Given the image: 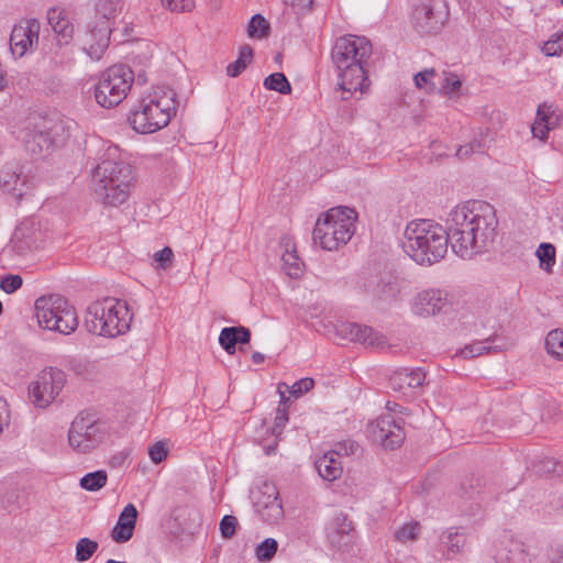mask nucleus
Segmentation results:
<instances>
[{
  "label": "nucleus",
  "instance_id": "obj_26",
  "mask_svg": "<svg viewBox=\"0 0 563 563\" xmlns=\"http://www.w3.org/2000/svg\"><path fill=\"white\" fill-rule=\"evenodd\" d=\"M47 20L54 32L59 36V41L68 43L71 40L74 26L65 10L58 8L49 9L47 12Z\"/></svg>",
  "mask_w": 563,
  "mask_h": 563
},
{
  "label": "nucleus",
  "instance_id": "obj_54",
  "mask_svg": "<svg viewBox=\"0 0 563 563\" xmlns=\"http://www.w3.org/2000/svg\"><path fill=\"white\" fill-rule=\"evenodd\" d=\"M472 153H474V145L473 144L461 145L457 148V151H456V155L460 158H465L468 155H471Z\"/></svg>",
  "mask_w": 563,
  "mask_h": 563
},
{
  "label": "nucleus",
  "instance_id": "obj_43",
  "mask_svg": "<svg viewBox=\"0 0 563 563\" xmlns=\"http://www.w3.org/2000/svg\"><path fill=\"white\" fill-rule=\"evenodd\" d=\"M420 534V525L419 522H410L404 525L395 532V539L401 543H406L408 541H415L418 539Z\"/></svg>",
  "mask_w": 563,
  "mask_h": 563
},
{
  "label": "nucleus",
  "instance_id": "obj_36",
  "mask_svg": "<svg viewBox=\"0 0 563 563\" xmlns=\"http://www.w3.org/2000/svg\"><path fill=\"white\" fill-rule=\"evenodd\" d=\"M545 349L549 354L563 360V330L556 329L548 333Z\"/></svg>",
  "mask_w": 563,
  "mask_h": 563
},
{
  "label": "nucleus",
  "instance_id": "obj_11",
  "mask_svg": "<svg viewBox=\"0 0 563 563\" xmlns=\"http://www.w3.org/2000/svg\"><path fill=\"white\" fill-rule=\"evenodd\" d=\"M107 435L106 427L91 415H78L70 424L68 443L78 453L97 448Z\"/></svg>",
  "mask_w": 563,
  "mask_h": 563
},
{
  "label": "nucleus",
  "instance_id": "obj_15",
  "mask_svg": "<svg viewBox=\"0 0 563 563\" xmlns=\"http://www.w3.org/2000/svg\"><path fill=\"white\" fill-rule=\"evenodd\" d=\"M368 432L374 442L383 448L394 450L405 440V431L391 415H385L368 424Z\"/></svg>",
  "mask_w": 563,
  "mask_h": 563
},
{
  "label": "nucleus",
  "instance_id": "obj_21",
  "mask_svg": "<svg viewBox=\"0 0 563 563\" xmlns=\"http://www.w3.org/2000/svg\"><path fill=\"white\" fill-rule=\"evenodd\" d=\"M0 187L3 191L14 195L19 200L29 189L26 177L11 164L4 165L0 170Z\"/></svg>",
  "mask_w": 563,
  "mask_h": 563
},
{
  "label": "nucleus",
  "instance_id": "obj_30",
  "mask_svg": "<svg viewBox=\"0 0 563 563\" xmlns=\"http://www.w3.org/2000/svg\"><path fill=\"white\" fill-rule=\"evenodd\" d=\"M529 559L522 544L514 542L508 550L499 552L496 563H528Z\"/></svg>",
  "mask_w": 563,
  "mask_h": 563
},
{
  "label": "nucleus",
  "instance_id": "obj_44",
  "mask_svg": "<svg viewBox=\"0 0 563 563\" xmlns=\"http://www.w3.org/2000/svg\"><path fill=\"white\" fill-rule=\"evenodd\" d=\"M277 549V541L273 538H267L261 544L257 545L256 558L262 562L271 561L276 554Z\"/></svg>",
  "mask_w": 563,
  "mask_h": 563
},
{
  "label": "nucleus",
  "instance_id": "obj_12",
  "mask_svg": "<svg viewBox=\"0 0 563 563\" xmlns=\"http://www.w3.org/2000/svg\"><path fill=\"white\" fill-rule=\"evenodd\" d=\"M65 383L66 375L62 369L44 368L29 387L32 402L38 408L48 407L59 395Z\"/></svg>",
  "mask_w": 563,
  "mask_h": 563
},
{
  "label": "nucleus",
  "instance_id": "obj_29",
  "mask_svg": "<svg viewBox=\"0 0 563 563\" xmlns=\"http://www.w3.org/2000/svg\"><path fill=\"white\" fill-rule=\"evenodd\" d=\"M252 59V47L250 45L241 46L238 59L227 66V75L232 78L238 77L247 67Z\"/></svg>",
  "mask_w": 563,
  "mask_h": 563
},
{
  "label": "nucleus",
  "instance_id": "obj_9",
  "mask_svg": "<svg viewBox=\"0 0 563 563\" xmlns=\"http://www.w3.org/2000/svg\"><path fill=\"white\" fill-rule=\"evenodd\" d=\"M35 314L42 328L62 334H70L78 327L75 308L60 295L37 298Z\"/></svg>",
  "mask_w": 563,
  "mask_h": 563
},
{
  "label": "nucleus",
  "instance_id": "obj_13",
  "mask_svg": "<svg viewBox=\"0 0 563 563\" xmlns=\"http://www.w3.org/2000/svg\"><path fill=\"white\" fill-rule=\"evenodd\" d=\"M448 15L445 0H419L413 11L415 29L421 34L438 33Z\"/></svg>",
  "mask_w": 563,
  "mask_h": 563
},
{
  "label": "nucleus",
  "instance_id": "obj_53",
  "mask_svg": "<svg viewBox=\"0 0 563 563\" xmlns=\"http://www.w3.org/2000/svg\"><path fill=\"white\" fill-rule=\"evenodd\" d=\"M532 134L534 137H539L540 140H544L548 136L549 129L547 126H543L542 124L533 125Z\"/></svg>",
  "mask_w": 563,
  "mask_h": 563
},
{
  "label": "nucleus",
  "instance_id": "obj_42",
  "mask_svg": "<svg viewBox=\"0 0 563 563\" xmlns=\"http://www.w3.org/2000/svg\"><path fill=\"white\" fill-rule=\"evenodd\" d=\"M433 68L424 69L415 75L413 81L417 88L424 89L427 92H433L437 87L432 79L435 77Z\"/></svg>",
  "mask_w": 563,
  "mask_h": 563
},
{
  "label": "nucleus",
  "instance_id": "obj_49",
  "mask_svg": "<svg viewBox=\"0 0 563 563\" xmlns=\"http://www.w3.org/2000/svg\"><path fill=\"white\" fill-rule=\"evenodd\" d=\"M23 284V279L20 275L9 274L4 276L0 282V288L7 294H13Z\"/></svg>",
  "mask_w": 563,
  "mask_h": 563
},
{
  "label": "nucleus",
  "instance_id": "obj_27",
  "mask_svg": "<svg viewBox=\"0 0 563 563\" xmlns=\"http://www.w3.org/2000/svg\"><path fill=\"white\" fill-rule=\"evenodd\" d=\"M314 465L319 475L329 482L339 478L342 474V463L333 450L319 457Z\"/></svg>",
  "mask_w": 563,
  "mask_h": 563
},
{
  "label": "nucleus",
  "instance_id": "obj_4",
  "mask_svg": "<svg viewBox=\"0 0 563 563\" xmlns=\"http://www.w3.org/2000/svg\"><path fill=\"white\" fill-rule=\"evenodd\" d=\"M176 97L172 88L157 87L131 112L129 122L132 129L141 134H151L165 128L176 112Z\"/></svg>",
  "mask_w": 563,
  "mask_h": 563
},
{
  "label": "nucleus",
  "instance_id": "obj_3",
  "mask_svg": "<svg viewBox=\"0 0 563 563\" xmlns=\"http://www.w3.org/2000/svg\"><path fill=\"white\" fill-rule=\"evenodd\" d=\"M449 238L446 228L439 223L418 219L410 221L405 229L402 239L404 252L420 265H432L440 262L448 252Z\"/></svg>",
  "mask_w": 563,
  "mask_h": 563
},
{
  "label": "nucleus",
  "instance_id": "obj_37",
  "mask_svg": "<svg viewBox=\"0 0 563 563\" xmlns=\"http://www.w3.org/2000/svg\"><path fill=\"white\" fill-rule=\"evenodd\" d=\"M269 23L261 14L251 18L247 25V35L253 38H264L268 36Z\"/></svg>",
  "mask_w": 563,
  "mask_h": 563
},
{
  "label": "nucleus",
  "instance_id": "obj_58",
  "mask_svg": "<svg viewBox=\"0 0 563 563\" xmlns=\"http://www.w3.org/2000/svg\"><path fill=\"white\" fill-rule=\"evenodd\" d=\"M106 563H126V562H119V561H115V560H108Z\"/></svg>",
  "mask_w": 563,
  "mask_h": 563
},
{
  "label": "nucleus",
  "instance_id": "obj_1",
  "mask_svg": "<svg viewBox=\"0 0 563 563\" xmlns=\"http://www.w3.org/2000/svg\"><path fill=\"white\" fill-rule=\"evenodd\" d=\"M445 228L452 251L461 258L471 260L493 246L498 219L492 205L467 201L449 212Z\"/></svg>",
  "mask_w": 563,
  "mask_h": 563
},
{
  "label": "nucleus",
  "instance_id": "obj_8",
  "mask_svg": "<svg viewBox=\"0 0 563 563\" xmlns=\"http://www.w3.org/2000/svg\"><path fill=\"white\" fill-rule=\"evenodd\" d=\"M122 0H98L95 19L88 23L82 47L92 60L101 59L110 43L112 24L122 10Z\"/></svg>",
  "mask_w": 563,
  "mask_h": 563
},
{
  "label": "nucleus",
  "instance_id": "obj_39",
  "mask_svg": "<svg viewBox=\"0 0 563 563\" xmlns=\"http://www.w3.org/2000/svg\"><path fill=\"white\" fill-rule=\"evenodd\" d=\"M540 262V267L547 272H551L555 264V247L550 243H541L536 252Z\"/></svg>",
  "mask_w": 563,
  "mask_h": 563
},
{
  "label": "nucleus",
  "instance_id": "obj_18",
  "mask_svg": "<svg viewBox=\"0 0 563 563\" xmlns=\"http://www.w3.org/2000/svg\"><path fill=\"white\" fill-rule=\"evenodd\" d=\"M325 533L330 545L341 550L350 545L353 541V523L345 514L338 512L328 522Z\"/></svg>",
  "mask_w": 563,
  "mask_h": 563
},
{
  "label": "nucleus",
  "instance_id": "obj_25",
  "mask_svg": "<svg viewBox=\"0 0 563 563\" xmlns=\"http://www.w3.org/2000/svg\"><path fill=\"white\" fill-rule=\"evenodd\" d=\"M250 340L251 331L242 325L223 328L219 335V343L228 354L235 353L238 343H249Z\"/></svg>",
  "mask_w": 563,
  "mask_h": 563
},
{
  "label": "nucleus",
  "instance_id": "obj_23",
  "mask_svg": "<svg viewBox=\"0 0 563 563\" xmlns=\"http://www.w3.org/2000/svg\"><path fill=\"white\" fill-rule=\"evenodd\" d=\"M466 544V537L457 528L451 527L443 530L439 537L438 551L446 560L454 559Z\"/></svg>",
  "mask_w": 563,
  "mask_h": 563
},
{
  "label": "nucleus",
  "instance_id": "obj_32",
  "mask_svg": "<svg viewBox=\"0 0 563 563\" xmlns=\"http://www.w3.org/2000/svg\"><path fill=\"white\" fill-rule=\"evenodd\" d=\"M283 267L286 274L291 278H298L302 274L303 263L298 257L295 250H286L282 255Z\"/></svg>",
  "mask_w": 563,
  "mask_h": 563
},
{
  "label": "nucleus",
  "instance_id": "obj_45",
  "mask_svg": "<svg viewBox=\"0 0 563 563\" xmlns=\"http://www.w3.org/2000/svg\"><path fill=\"white\" fill-rule=\"evenodd\" d=\"M339 456L340 455H346V456H353L357 455L361 452L360 444L351 439L338 442L335 444V448L333 450Z\"/></svg>",
  "mask_w": 563,
  "mask_h": 563
},
{
  "label": "nucleus",
  "instance_id": "obj_17",
  "mask_svg": "<svg viewBox=\"0 0 563 563\" xmlns=\"http://www.w3.org/2000/svg\"><path fill=\"white\" fill-rule=\"evenodd\" d=\"M446 305V291L441 289H426L415 296L411 310L416 316L430 317L441 312Z\"/></svg>",
  "mask_w": 563,
  "mask_h": 563
},
{
  "label": "nucleus",
  "instance_id": "obj_47",
  "mask_svg": "<svg viewBox=\"0 0 563 563\" xmlns=\"http://www.w3.org/2000/svg\"><path fill=\"white\" fill-rule=\"evenodd\" d=\"M555 38H550L544 42L541 51L545 56L553 57L563 53V41L559 38V33L553 35Z\"/></svg>",
  "mask_w": 563,
  "mask_h": 563
},
{
  "label": "nucleus",
  "instance_id": "obj_33",
  "mask_svg": "<svg viewBox=\"0 0 563 563\" xmlns=\"http://www.w3.org/2000/svg\"><path fill=\"white\" fill-rule=\"evenodd\" d=\"M313 386H314V380L310 377L301 378V379L297 380L296 383H294L291 386H288L285 383L280 384L278 386V393L280 395L282 402L285 401V394L282 389L283 387H285L286 390H288L291 396H294L295 398H298V397L302 396L303 394L308 393L309 390H311L313 388Z\"/></svg>",
  "mask_w": 563,
  "mask_h": 563
},
{
  "label": "nucleus",
  "instance_id": "obj_20",
  "mask_svg": "<svg viewBox=\"0 0 563 563\" xmlns=\"http://www.w3.org/2000/svg\"><path fill=\"white\" fill-rule=\"evenodd\" d=\"M366 291L377 303L390 305L396 301L401 291V285L397 277L387 276L380 278L376 284L369 283Z\"/></svg>",
  "mask_w": 563,
  "mask_h": 563
},
{
  "label": "nucleus",
  "instance_id": "obj_14",
  "mask_svg": "<svg viewBox=\"0 0 563 563\" xmlns=\"http://www.w3.org/2000/svg\"><path fill=\"white\" fill-rule=\"evenodd\" d=\"M59 129L63 130L62 123L52 125V122L45 119H42L38 124H34L33 128L26 126L22 135L26 152L33 157L46 156L52 147L57 144V140L51 136V132Z\"/></svg>",
  "mask_w": 563,
  "mask_h": 563
},
{
  "label": "nucleus",
  "instance_id": "obj_46",
  "mask_svg": "<svg viewBox=\"0 0 563 563\" xmlns=\"http://www.w3.org/2000/svg\"><path fill=\"white\" fill-rule=\"evenodd\" d=\"M162 4L172 12L178 13L190 12L195 8L194 0H162Z\"/></svg>",
  "mask_w": 563,
  "mask_h": 563
},
{
  "label": "nucleus",
  "instance_id": "obj_41",
  "mask_svg": "<svg viewBox=\"0 0 563 563\" xmlns=\"http://www.w3.org/2000/svg\"><path fill=\"white\" fill-rule=\"evenodd\" d=\"M254 501H263V504L271 505L273 503H282L279 499L278 490L273 484H264L254 493Z\"/></svg>",
  "mask_w": 563,
  "mask_h": 563
},
{
  "label": "nucleus",
  "instance_id": "obj_31",
  "mask_svg": "<svg viewBox=\"0 0 563 563\" xmlns=\"http://www.w3.org/2000/svg\"><path fill=\"white\" fill-rule=\"evenodd\" d=\"M462 81L456 74L443 71L440 76L439 91L450 98L457 97Z\"/></svg>",
  "mask_w": 563,
  "mask_h": 563
},
{
  "label": "nucleus",
  "instance_id": "obj_22",
  "mask_svg": "<svg viewBox=\"0 0 563 563\" xmlns=\"http://www.w3.org/2000/svg\"><path fill=\"white\" fill-rule=\"evenodd\" d=\"M137 510L133 504H128L119 516L118 522L111 530V538L117 543L128 542L134 532Z\"/></svg>",
  "mask_w": 563,
  "mask_h": 563
},
{
  "label": "nucleus",
  "instance_id": "obj_56",
  "mask_svg": "<svg viewBox=\"0 0 563 563\" xmlns=\"http://www.w3.org/2000/svg\"><path fill=\"white\" fill-rule=\"evenodd\" d=\"M7 87L8 80L5 74L3 71H0V91H4Z\"/></svg>",
  "mask_w": 563,
  "mask_h": 563
},
{
  "label": "nucleus",
  "instance_id": "obj_7",
  "mask_svg": "<svg viewBox=\"0 0 563 563\" xmlns=\"http://www.w3.org/2000/svg\"><path fill=\"white\" fill-rule=\"evenodd\" d=\"M356 212L347 207L332 208L318 218L313 229V244L325 251L345 245L355 233Z\"/></svg>",
  "mask_w": 563,
  "mask_h": 563
},
{
  "label": "nucleus",
  "instance_id": "obj_52",
  "mask_svg": "<svg viewBox=\"0 0 563 563\" xmlns=\"http://www.w3.org/2000/svg\"><path fill=\"white\" fill-rule=\"evenodd\" d=\"M549 563H563V543L555 542L550 545L548 552Z\"/></svg>",
  "mask_w": 563,
  "mask_h": 563
},
{
  "label": "nucleus",
  "instance_id": "obj_59",
  "mask_svg": "<svg viewBox=\"0 0 563 563\" xmlns=\"http://www.w3.org/2000/svg\"><path fill=\"white\" fill-rule=\"evenodd\" d=\"M2 313V302L0 301V314Z\"/></svg>",
  "mask_w": 563,
  "mask_h": 563
},
{
  "label": "nucleus",
  "instance_id": "obj_57",
  "mask_svg": "<svg viewBox=\"0 0 563 563\" xmlns=\"http://www.w3.org/2000/svg\"><path fill=\"white\" fill-rule=\"evenodd\" d=\"M21 235H23V229L22 228H18L14 232V238L15 239H19Z\"/></svg>",
  "mask_w": 563,
  "mask_h": 563
},
{
  "label": "nucleus",
  "instance_id": "obj_51",
  "mask_svg": "<svg viewBox=\"0 0 563 563\" xmlns=\"http://www.w3.org/2000/svg\"><path fill=\"white\" fill-rule=\"evenodd\" d=\"M167 449L163 442H156L148 450V455L153 463L158 464L167 456Z\"/></svg>",
  "mask_w": 563,
  "mask_h": 563
},
{
  "label": "nucleus",
  "instance_id": "obj_19",
  "mask_svg": "<svg viewBox=\"0 0 563 563\" xmlns=\"http://www.w3.org/2000/svg\"><path fill=\"white\" fill-rule=\"evenodd\" d=\"M338 332L350 341L358 342L375 347H383L386 344L385 336L373 328L346 322L340 324Z\"/></svg>",
  "mask_w": 563,
  "mask_h": 563
},
{
  "label": "nucleus",
  "instance_id": "obj_60",
  "mask_svg": "<svg viewBox=\"0 0 563 563\" xmlns=\"http://www.w3.org/2000/svg\"><path fill=\"white\" fill-rule=\"evenodd\" d=\"M562 4H563V0H562Z\"/></svg>",
  "mask_w": 563,
  "mask_h": 563
},
{
  "label": "nucleus",
  "instance_id": "obj_50",
  "mask_svg": "<svg viewBox=\"0 0 563 563\" xmlns=\"http://www.w3.org/2000/svg\"><path fill=\"white\" fill-rule=\"evenodd\" d=\"M173 251L169 246H165L163 250L156 252L153 257L157 263V268L166 269L170 267L173 260Z\"/></svg>",
  "mask_w": 563,
  "mask_h": 563
},
{
  "label": "nucleus",
  "instance_id": "obj_16",
  "mask_svg": "<svg viewBox=\"0 0 563 563\" xmlns=\"http://www.w3.org/2000/svg\"><path fill=\"white\" fill-rule=\"evenodd\" d=\"M41 24L36 19L14 25L10 35V49L13 56L23 57L38 42Z\"/></svg>",
  "mask_w": 563,
  "mask_h": 563
},
{
  "label": "nucleus",
  "instance_id": "obj_6",
  "mask_svg": "<svg viewBox=\"0 0 563 563\" xmlns=\"http://www.w3.org/2000/svg\"><path fill=\"white\" fill-rule=\"evenodd\" d=\"M132 314L126 302L115 298H104L91 302L86 311L85 323L90 333L115 338L130 329Z\"/></svg>",
  "mask_w": 563,
  "mask_h": 563
},
{
  "label": "nucleus",
  "instance_id": "obj_5",
  "mask_svg": "<svg viewBox=\"0 0 563 563\" xmlns=\"http://www.w3.org/2000/svg\"><path fill=\"white\" fill-rule=\"evenodd\" d=\"M132 180L131 166L112 159H103L99 163L91 177L96 195L109 206H119L126 201Z\"/></svg>",
  "mask_w": 563,
  "mask_h": 563
},
{
  "label": "nucleus",
  "instance_id": "obj_35",
  "mask_svg": "<svg viewBox=\"0 0 563 563\" xmlns=\"http://www.w3.org/2000/svg\"><path fill=\"white\" fill-rule=\"evenodd\" d=\"M107 479L108 476L106 471L99 470L82 476L80 478V486L86 490L96 492L101 489L107 484Z\"/></svg>",
  "mask_w": 563,
  "mask_h": 563
},
{
  "label": "nucleus",
  "instance_id": "obj_34",
  "mask_svg": "<svg viewBox=\"0 0 563 563\" xmlns=\"http://www.w3.org/2000/svg\"><path fill=\"white\" fill-rule=\"evenodd\" d=\"M268 90H274L283 95L291 92V85L283 73H274L267 76L263 82Z\"/></svg>",
  "mask_w": 563,
  "mask_h": 563
},
{
  "label": "nucleus",
  "instance_id": "obj_55",
  "mask_svg": "<svg viewBox=\"0 0 563 563\" xmlns=\"http://www.w3.org/2000/svg\"><path fill=\"white\" fill-rule=\"evenodd\" d=\"M265 360V356L264 354L260 353V352H254L252 354V361L255 363V364H262Z\"/></svg>",
  "mask_w": 563,
  "mask_h": 563
},
{
  "label": "nucleus",
  "instance_id": "obj_10",
  "mask_svg": "<svg viewBox=\"0 0 563 563\" xmlns=\"http://www.w3.org/2000/svg\"><path fill=\"white\" fill-rule=\"evenodd\" d=\"M133 81L134 74L128 65L110 66L100 74L95 85L97 103L107 109L117 107L126 98Z\"/></svg>",
  "mask_w": 563,
  "mask_h": 563
},
{
  "label": "nucleus",
  "instance_id": "obj_48",
  "mask_svg": "<svg viewBox=\"0 0 563 563\" xmlns=\"http://www.w3.org/2000/svg\"><path fill=\"white\" fill-rule=\"evenodd\" d=\"M238 519L234 516L225 515L219 525V529L223 539H231L236 530Z\"/></svg>",
  "mask_w": 563,
  "mask_h": 563
},
{
  "label": "nucleus",
  "instance_id": "obj_24",
  "mask_svg": "<svg viewBox=\"0 0 563 563\" xmlns=\"http://www.w3.org/2000/svg\"><path fill=\"white\" fill-rule=\"evenodd\" d=\"M426 373L421 368H400L389 377V385L396 391L417 388L423 384Z\"/></svg>",
  "mask_w": 563,
  "mask_h": 563
},
{
  "label": "nucleus",
  "instance_id": "obj_2",
  "mask_svg": "<svg viewBox=\"0 0 563 563\" xmlns=\"http://www.w3.org/2000/svg\"><path fill=\"white\" fill-rule=\"evenodd\" d=\"M372 44L364 36L347 34L335 40L331 60L339 71L338 87L341 99L349 100L354 93L363 95L369 87L367 62Z\"/></svg>",
  "mask_w": 563,
  "mask_h": 563
},
{
  "label": "nucleus",
  "instance_id": "obj_38",
  "mask_svg": "<svg viewBox=\"0 0 563 563\" xmlns=\"http://www.w3.org/2000/svg\"><path fill=\"white\" fill-rule=\"evenodd\" d=\"M98 542L89 538H81L76 543L75 559L78 562L88 561L98 550Z\"/></svg>",
  "mask_w": 563,
  "mask_h": 563
},
{
  "label": "nucleus",
  "instance_id": "obj_28",
  "mask_svg": "<svg viewBox=\"0 0 563 563\" xmlns=\"http://www.w3.org/2000/svg\"><path fill=\"white\" fill-rule=\"evenodd\" d=\"M255 511L261 518L269 523H278L284 517V509L282 503H273L271 505L263 504V501H254Z\"/></svg>",
  "mask_w": 563,
  "mask_h": 563
},
{
  "label": "nucleus",
  "instance_id": "obj_40",
  "mask_svg": "<svg viewBox=\"0 0 563 563\" xmlns=\"http://www.w3.org/2000/svg\"><path fill=\"white\" fill-rule=\"evenodd\" d=\"M492 351H496V347L489 344V341H478L473 342L471 344L465 345L460 351V356L463 358H473L479 356L484 353H490Z\"/></svg>",
  "mask_w": 563,
  "mask_h": 563
}]
</instances>
